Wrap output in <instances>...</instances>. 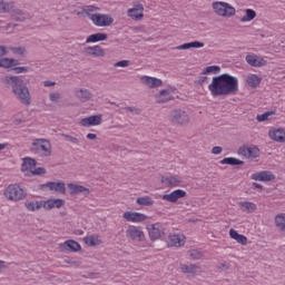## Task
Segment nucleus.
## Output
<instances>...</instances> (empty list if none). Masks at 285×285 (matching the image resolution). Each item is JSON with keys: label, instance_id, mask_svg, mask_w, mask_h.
<instances>
[{"label": "nucleus", "instance_id": "obj_15", "mask_svg": "<svg viewBox=\"0 0 285 285\" xmlns=\"http://www.w3.org/2000/svg\"><path fill=\"white\" fill-rule=\"evenodd\" d=\"M42 190H51V193H59L60 195L66 194V183L65 181H49L41 185Z\"/></svg>", "mask_w": 285, "mask_h": 285}, {"label": "nucleus", "instance_id": "obj_59", "mask_svg": "<svg viewBox=\"0 0 285 285\" xmlns=\"http://www.w3.org/2000/svg\"><path fill=\"white\" fill-rule=\"evenodd\" d=\"M254 188H263V186L259 183H253Z\"/></svg>", "mask_w": 285, "mask_h": 285}, {"label": "nucleus", "instance_id": "obj_61", "mask_svg": "<svg viewBox=\"0 0 285 285\" xmlns=\"http://www.w3.org/2000/svg\"><path fill=\"white\" fill-rule=\"evenodd\" d=\"M4 23H6V21L0 20V30H1V28H4V27H3Z\"/></svg>", "mask_w": 285, "mask_h": 285}, {"label": "nucleus", "instance_id": "obj_2", "mask_svg": "<svg viewBox=\"0 0 285 285\" xmlns=\"http://www.w3.org/2000/svg\"><path fill=\"white\" fill-rule=\"evenodd\" d=\"M4 83H10L13 95L24 104V106H30V89L23 86V79L18 76H7L4 77Z\"/></svg>", "mask_w": 285, "mask_h": 285}, {"label": "nucleus", "instance_id": "obj_20", "mask_svg": "<svg viewBox=\"0 0 285 285\" xmlns=\"http://www.w3.org/2000/svg\"><path fill=\"white\" fill-rule=\"evenodd\" d=\"M101 121H102V116L96 115V116H89L80 119L79 124L83 128H90L92 126H101Z\"/></svg>", "mask_w": 285, "mask_h": 285}, {"label": "nucleus", "instance_id": "obj_24", "mask_svg": "<svg viewBox=\"0 0 285 285\" xmlns=\"http://www.w3.org/2000/svg\"><path fill=\"white\" fill-rule=\"evenodd\" d=\"M140 81L144 86H147V88H159L163 83L161 79L149 76L140 77Z\"/></svg>", "mask_w": 285, "mask_h": 285}, {"label": "nucleus", "instance_id": "obj_8", "mask_svg": "<svg viewBox=\"0 0 285 285\" xmlns=\"http://www.w3.org/2000/svg\"><path fill=\"white\" fill-rule=\"evenodd\" d=\"M126 237L127 239L137 242L138 244L146 242V234L141 226L129 225L126 229Z\"/></svg>", "mask_w": 285, "mask_h": 285}, {"label": "nucleus", "instance_id": "obj_44", "mask_svg": "<svg viewBox=\"0 0 285 285\" xmlns=\"http://www.w3.org/2000/svg\"><path fill=\"white\" fill-rule=\"evenodd\" d=\"M219 72H222L220 66H209L203 70V75H219Z\"/></svg>", "mask_w": 285, "mask_h": 285}, {"label": "nucleus", "instance_id": "obj_31", "mask_svg": "<svg viewBox=\"0 0 285 285\" xmlns=\"http://www.w3.org/2000/svg\"><path fill=\"white\" fill-rule=\"evenodd\" d=\"M85 52L87 55H89V57H105L106 56V51L100 46L88 47L85 49Z\"/></svg>", "mask_w": 285, "mask_h": 285}, {"label": "nucleus", "instance_id": "obj_34", "mask_svg": "<svg viewBox=\"0 0 285 285\" xmlns=\"http://www.w3.org/2000/svg\"><path fill=\"white\" fill-rule=\"evenodd\" d=\"M246 83L249 86V88H257L259 83H262V77L255 73H248L246 76Z\"/></svg>", "mask_w": 285, "mask_h": 285}, {"label": "nucleus", "instance_id": "obj_13", "mask_svg": "<svg viewBox=\"0 0 285 285\" xmlns=\"http://www.w3.org/2000/svg\"><path fill=\"white\" fill-rule=\"evenodd\" d=\"M237 155L245 159H257L259 157V148L257 146H243L237 150Z\"/></svg>", "mask_w": 285, "mask_h": 285}, {"label": "nucleus", "instance_id": "obj_58", "mask_svg": "<svg viewBox=\"0 0 285 285\" xmlns=\"http://www.w3.org/2000/svg\"><path fill=\"white\" fill-rule=\"evenodd\" d=\"M8 146L7 142L0 144V151L6 150V147Z\"/></svg>", "mask_w": 285, "mask_h": 285}, {"label": "nucleus", "instance_id": "obj_17", "mask_svg": "<svg viewBox=\"0 0 285 285\" xmlns=\"http://www.w3.org/2000/svg\"><path fill=\"white\" fill-rule=\"evenodd\" d=\"M186 244V236L184 234H169L167 238V246L181 248Z\"/></svg>", "mask_w": 285, "mask_h": 285}, {"label": "nucleus", "instance_id": "obj_38", "mask_svg": "<svg viewBox=\"0 0 285 285\" xmlns=\"http://www.w3.org/2000/svg\"><path fill=\"white\" fill-rule=\"evenodd\" d=\"M190 48H204V42H200V41L187 42L176 47L175 50H190Z\"/></svg>", "mask_w": 285, "mask_h": 285}, {"label": "nucleus", "instance_id": "obj_55", "mask_svg": "<svg viewBox=\"0 0 285 285\" xmlns=\"http://www.w3.org/2000/svg\"><path fill=\"white\" fill-rule=\"evenodd\" d=\"M8 267V263H6L4 261H0V271H3V268Z\"/></svg>", "mask_w": 285, "mask_h": 285}, {"label": "nucleus", "instance_id": "obj_10", "mask_svg": "<svg viewBox=\"0 0 285 285\" xmlns=\"http://www.w3.org/2000/svg\"><path fill=\"white\" fill-rule=\"evenodd\" d=\"M160 181L167 187L186 188V184L184 183V179L179 175L169 174L166 176H161Z\"/></svg>", "mask_w": 285, "mask_h": 285}, {"label": "nucleus", "instance_id": "obj_12", "mask_svg": "<svg viewBox=\"0 0 285 285\" xmlns=\"http://www.w3.org/2000/svg\"><path fill=\"white\" fill-rule=\"evenodd\" d=\"M122 218L131 224H144V222L148 220V216L139 212H125Z\"/></svg>", "mask_w": 285, "mask_h": 285}, {"label": "nucleus", "instance_id": "obj_23", "mask_svg": "<svg viewBox=\"0 0 285 285\" xmlns=\"http://www.w3.org/2000/svg\"><path fill=\"white\" fill-rule=\"evenodd\" d=\"M177 95V89L175 88H167L165 90H161L157 95V101L158 104H166V101H170Z\"/></svg>", "mask_w": 285, "mask_h": 285}, {"label": "nucleus", "instance_id": "obj_33", "mask_svg": "<svg viewBox=\"0 0 285 285\" xmlns=\"http://www.w3.org/2000/svg\"><path fill=\"white\" fill-rule=\"evenodd\" d=\"M86 246H99L101 244V237L97 234L87 235L83 239Z\"/></svg>", "mask_w": 285, "mask_h": 285}, {"label": "nucleus", "instance_id": "obj_25", "mask_svg": "<svg viewBox=\"0 0 285 285\" xmlns=\"http://www.w3.org/2000/svg\"><path fill=\"white\" fill-rule=\"evenodd\" d=\"M180 271L185 275H199L202 273V267L193 264H180Z\"/></svg>", "mask_w": 285, "mask_h": 285}, {"label": "nucleus", "instance_id": "obj_43", "mask_svg": "<svg viewBox=\"0 0 285 285\" xmlns=\"http://www.w3.org/2000/svg\"><path fill=\"white\" fill-rule=\"evenodd\" d=\"M136 204H138V206H153L155 200H153L150 196H141L136 199Z\"/></svg>", "mask_w": 285, "mask_h": 285}, {"label": "nucleus", "instance_id": "obj_49", "mask_svg": "<svg viewBox=\"0 0 285 285\" xmlns=\"http://www.w3.org/2000/svg\"><path fill=\"white\" fill-rule=\"evenodd\" d=\"M49 99L50 101H52L53 104H59V101L61 100V94L59 92H51L49 95Z\"/></svg>", "mask_w": 285, "mask_h": 285}, {"label": "nucleus", "instance_id": "obj_56", "mask_svg": "<svg viewBox=\"0 0 285 285\" xmlns=\"http://www.w3.org/2000/svg\"><path fill=\"white\" fill-rule=\"evenodd\" d=\"M87 139L95 140V139H97V135L96 134H88Z\"/></svg>", "mask_w": 285, "mask_h": 285}, {"label": "nucleus", "instance_id": "obj_57", "mask_svg": "<svg viewBox=\"0 0 285 285\" xmlns=\"http://www.w3.org/2000/svg\"><path fill=\"white\" fill-rule=\"evenodd\" d=\"M10 28H17V24L8 23V24L4 27V30H10Z\"/></svg>", "mask_w": 285, "mask_h": 285}, {"label": "nucleus", "instance_id": "obj_42", "mask_svg": "<svg viewBox=\"0 0 285 285\" xmlns=\"http://www.w3.org/2000/svg\"><path fill=\"white\" fill-rule=\"evenodd\" d=\"M14 9V2H8L4 0H0V12L2 14H6L8 12H12V10Z\"/></svg>", "mask_w": 285, "mask_h": 285}, {"label": "nucleus", "instance_id": "obj_39", "mask_svg": "<svg viewBox=\"0 0 285 285\" xmlns=\"http://www.w3.org/2000/svg\"><path fill=\"white\" fill-rule=\"evenodd\" d=\"M76 96L82 102L90 101V99H92V94H90V90L88 89H79L76 91Z\"/></svg>", "mask_w": 285, "mask_h": 285}, {"label": "nucleus", "instance_id": "obj_47", "mask_svg": "<svg viewBox=\"0 0 285 285\" xmlns=\"http://www.w3.org/2000/svg\"><path fill=\"white\" fill-rule=\"evenodd\" d=\"M16 75H24L26 72H30V68L29 67H18V66H13V68L11 69Z\"/></svg>", "mask_w": 285, "mask_h": 285}, {"label": "nucleus", "instance_id": "obj_6", "mask_svg": "<svg viewBox=\"0 0 285 285\" xmlns=\"http://www.w3.org/2000/svg\"><path fill=\"white\" fill-rule=\"evenodd\" d=\"M212 10H214L217 17H223L224 19H230L237 14V9L233 4L224 1H214L212 3Z\"/></svg>", "mask_w": 285, "mask_h": 285}, {"label": "nucleus", "instance_id": "obj_36", "mask_svg": "<svg viewBox=\"0 0 285 285\" xmlns=\"http://www.w3.org/2000/svg\"><path fill=\"white\" fill-rule=\"evenodd\" d=\"M222 166H244V161L235 157H227L219 161Z\"/></svg>", "mask_w": 285, "mask_h": 285}, {"label": "nucleus", "instance_id": "obj_3", "mask_svg": "<svg viewBox=\"0 0 285 285\" xmlns=\"http://www.w3.org/2000/svg\"><path fill=\"white\" fill-rule=\"evenodd\" d=\"M63 199H47V200H37V199H27L24 202V208L28 213H37L39 209L43 208L45 210H52V208H61L63 206Z\"/></svg>", "mask_w": 285, "mask_h": 285}, {"label": "nucleus", "instance_id": "obj_52", "mask_svg": "<svg viewBox=\"0 0 285 285\" xmlns=\"http://www.w3.org/2000/svg\"><path fill=\"white\" fill-rule=\"evenodd\" d=\"M223 148L219 146H216L212 149L213 155H222Z\"/></svg>", "mask_w": 285, "mask_h": 285}, {"label": "nucleus", "instance_id": "obj_19", "mask_svg": "<svg viewBox=\"0 0 285 285\" xmlns=\"http://www.w3.org/2000/svg\"><path fill=\"white\" fill-rule=\"evenodd\" d=\"M147 232L153 242H155V239H160V237H164V228H161V225H159V223L148 225Z\"/></svg>", "mask_w": 285, "mask_h": 285}, {"label": "nucleus", "instance_id": "obj_5", "mask_svg": "<svg viewBox=\"0 0 285 285\" xmlns=\"http://www.w3.org/2000/svg\"><path fill=\"white\" fill-rule=\"evenodd\" d=\"M21 173L24 175V177H35L46 175V168L37 167V160L26 157L22 159Z\"/></svg>", "mask_w": 285, "mask_h": 285}, {"label": "nucleus", "instance_id": "obj_50", "mask_svg": "<svg viewBox=\"0 0 285 285\" xmlns=\"http://www.w3.org/2000/svg\"><path fill=\"white\" fill-rule=\"evenodd\" d=\"M114 66H115V68H128L130 66V61L121 60V61L116 62Z\"/></svg>", "mask_w": 285, "mask_h": 285}, {"label": "nucleus", "instance_id": "obj_27", "mask_svg": "<svg viewBox=\"0 0 285 285\" xmlns=\"http://www.w3.org/2000/svg\"><path fill=\"white\" fill-rule=\"evenodd\" d=\"M67 188H68L70 195H79V193H82L83 195L90 194V189H88L87 187H83L81 185H77V184H68Z\"/></svg>", "mask_w": 285, "mask_h": 285}, {"label": "nucleus", "instance_id": "obj_62", "mask_svg": "<svg viewBox=\"0 0 285 285\" xmlns=\"http://www.w3.org/2000/svg\"><path fill=\"white\" fill-rule=\"evenodd\" d=\"M200 81H206V77H202V78H200Z\"/></svg>", "mask_w": 285, "mask_h": 285}, {"label": "nucleus", "instance_id": "obj_46", "mask_svg": "<svg viewBox=\"0 0 285 285\" xmlns=\"http://www.w3.org/2000/svg\"><path fill=\"white\" fill-rule=\"evenodd\" d=\"M97 10H99V8L95 7V6H86L82 8V12L83 14H87V17L90 19V17H92L95 13L92 12H97Z\"/></svg>", "mask_w": 285, "mask_h": 285}, {"label": "nucleus", "instance_id": "obj_32", "mask_svg": "<svg viewBox=\"0 0 285 285\" xmlns=\"http://www.w3.org/2000/svg\"><path fill=\"white\" fill-rule=\"evenodd\" d=\"M11 19L13 21H26V19H30V13L20 9L11 10Z\"/></svg>", "mask_w": 285, "mask_h": 285}, {"label": "nucleus", "instance_id": "obj_53", "mask_svg": "<svg viewBox=\"0 0 285 285\" xmlns=\"http://www.w3.org/2000/svg\"><path fill=\"white\" fill-rule=\"evenodd\" d=\"M6 55H8V48L0 46V57H6Z\"/></svg>", "mask_w": 285, "mask_h": 285}, {"label": "nucleus", "instance_id": "obj_48", "mask_svg": "<svg viewBox=\"0 0 285 285\" xmlns=\"http://www.w3.org/2000/svg\"><path fill=\"white\" fill-rule=\"evenodd\" d=\"M188 255L191 259H202V257H204V255L202 254V252L197 250V249H191L188 252Z\"/></svg>", "mask_w": 285, "mask_h": 285}, {"label": "nucleus", "instance_id": "obj_7", "mask_svg": "<svg viewBox=\"0 0 285 285\" xmlns=\"http://www.w3.org/2000/svg\"><path fill=\"white\" fill-rule=\"evenodd\" d=\"M31 151L42 157H50L52 155V145L48 139L37 138L31 144Z\"/></svg>", "mask_w": 285, "mask_h": 285}, {"label": "nucleus", "instance_id": "obj_26", "mask_svg": "<svg viewBox=\"0 0 285 285\" xmlns=\"http://www.w3.org/2000/svg\"><path fill=\"white\" fill-rule=\"evenodd\" d=\"M61 250H71L72 253H78V250H81V245L77 243L76 240H66L65 243L60 244Z\"/></svg>", "mask_w": 285, "mask_h": 285}, {"label": "nucleus", "instance_id": "obj_63", "mask_svg": "<svg viewBox=\"0 0 285 285\" xmlns=\"http://www.w3.org/2000/svg\"><path fill=\"white\" fill-rule=\"evenodd\" d=\"M77 14H81V12H77Z\"/></svg>", "mask_w": 285, "mask_h": 285}, {"label": "nucleus", "instance_id": "obj_30", "mask_svg": "<svg viewBox=\"0 0 285 285\" xmlns=\"http://www.w3.org/2000/svg\"><path fill=\"white\" fill-rule=\"evenodd\" d=\"M14 66H19V60L14 58H0V68H4V70H12Z\"/></svg>", "mask_w": 285, "mask_h": 285}, {"label": "nucleus", "instance_id": "obj_28", "mask_svg": "<svg viewBox=\"0 0 285 285\" xmlns=\"http://www.w3.org/2000/svg\"><path fill=\"white\" fill-rule=\"evenodd\" d=\"M242 13L243 16L239 18L240 23H250L257 17V12L253 9H244Z\"/></svg>", "mask_w": 285, "mask_h": 285}, {"label": "nucleus", "instance_id": "obj_11", "mask_svg": "<svg viewBox=\"0 0 285 285\" xmlns=\"http://www.w3.org/2000/svg\"><path fill=\"white\" fill-rule=\"evenodd\" d=\"M170 121L178 126H188V124H190V116L181 109H176L170 114Z\"/></svg>", "mask_w": 285, "mask_h": 285}, {"label": "nucleus", "instance_id": "obj_29", "mask_svg": "<svg viewBox=\"0 0 285 285\" xmlns=\"http://www.w3.org/2000/svg\"><path fill=\"white\" fill-rule=\"evenodd\" d=\"M229 237L230 239H234L235 242H237V244H240L242 246H246L248 244V238L233 228L229 229Z\"/></svg>", "mask_w": 285, "mask_h": 285}, {"label": "nucleus", "instance_id": "obj_45", "mask_svg": "<svg viewBox=\"0 0 285 285\" xmlns=\"http://www.w3.org/2000/svg\"><path fill=\"white\" fill-rule=\"evenodd\" d=\"M10 50L16 57H26V47H11Z\"/></svg>", "mask_w": 285, "mask_h": 285}, {"label": "nucleus", "instance_id": "obj_1", "mask_svg": "<svg viewBox=\"0 0 285 285\" xmlns=\"http://www.w3.org/2000/svg\"><path fill=\"white\" fill-rule=\"evenodd\" d=\"M212 97H228L239 91V80L235 76L223 73L214 77L208 85Z\"/></svg>", "mask_w": 285, "mask_h": 285}, {"label": "nucleus", "instance_id": "obj_60", "mask_svg": "<svg viewBox=\"0 0 285 285\" xmlns=\"http://www.w3.org/2000/svg\"><path fill=\"white\" fill-rule=\"evenodd\" d=\"M75 235H83V230L82 229H78L75 232Z\"/></svg>", "mask_w": 285, "mask_h": 285}, {"label": "nucleus", "instance_id": "obj_16", "mask_svg": "<svg viewBox=\"0 0 285 285\" xmlns=\"http://www.w3.org/2000/svg\"><path fill=\"white\" fill-rule=\"evenodd\" d=\"M245 61L253 68H262L268 63V60L255 53H248L245 58Z\"/></svg>", "mask_w": 285, "mask_h": 285}, {"label": "nucleus", "instance_id": "obj_37", "mask_svg": "<svg viewBox=\"0 0 285 285\" xmlns=\"http://www.w3.org/2000/svg\"><path fill=\"white\" fill-rule=\"evenodd\" d=\"M108 35L106 33H94L87 37L86 43H97V41H106Z\"/></svg>", "mask_w": 285, "mask_h": 285}, {"label": "nucleus", "instance_id": "obj_22", "mask_svg": "<svg viewBox=\"0 0 285 285\" xmlns=\"http://www.w3.org/2000/svg\"><path fill=\"white\" fill-rule=\"evenodd\" d=\"M250 179L254 181H273L275 174L268 170L257 171L252 174Z\"/></svg>", "mask_w": 285, "mask_h": 285}, {"label": "nucleus", "instance_id": "obj_54", "mask_svg": "<svg viewBox=\"0 0 285 285\" xmlns=\"http://www.w3.org/2000/svg\"><path fill=\"white\" fill-rule=\"evenodd\" d=\"M42 85L45 86V88H50L55 86V81L46 80L42 82Z\"/></svg>", "mask_w": 285, "mask_h": 285}, {"label": "nucleus", "instance_id": "obj_41", "mask_svg": "<svg viewBox=\"0 0 285 285\" xmlns=\"http://www.w3.org/2000/svg\"><path fill=\"white\" fill-rule=\"evenodd\" d=\"M276 114H277V112H276L275 110H269V111H266V112H264V114L257 115V116H256V120H257L259 124H262V122H264V121H271V119H272L273 117H275Z\"/></svg>", "mask_w": 285, "mask_h": 285}, {"label": "nucleus", "instance_id": "obj_51", "mask_svg": "<svg viewBox=\"0 0 285 285\" xmlns=\"http://www.w3.org/2000/svg\"><path fill=\"white\" fill-rule=\"evenodd\" d=\"M66 141H70L71 144H79V140L72 136L65 135Z\"/></svg>", "mask_w": 285, "mask_h": 285}, {"label": "nucleus", "instance_id": "obj_18", "mask_svg": "<svg viewBox=\"0 0 285 285\" xmlns=\"http://www.w3.org/2000/svg\"><path fill=\"white\" fill-rule=\"evenodd\" d=\"M184 197H186V190L176 189L170 194L163 195L161 199H164V202H169L170 204H177V202H179V199H184Z\"/></svg>", "mask_w": 285, "mask_h": 285}, {"label": "nucleus", "instance_id": "obj_4", "mask_svg": "<svg viewBox=\"0 0 285 285\" xmlns=\"http://www.w3.org/2000/svg\"><path fill=\"white\" fill-rule=\"evenodd\" d=\"M3 195L8 202H23L28 197V191L19 184H11L4 188Z\"/></svg>", "mask_w": 285, "mask_h": 285}, {"label": "nucleus", "instance_id": "obj_14", "mask_svg": "<svg viewBox=\"0 0 285 285\" xmlns=\"http://www.w3.org/2000/svg\"><path fill=\"white\" fill-rule=\"evenodd\" d=\"M268 137L276 144H285V128L284 127H272L268 130Z\"/></svg>", "mask_w": 285, "mask_h": 285}, {"label": "nucleus", "instance_id": "obj_40", "mask_svg": "<svg viewBox=\"0 0 285 285\" xmlns=\"http://www.w3.org/2000/svg\"><path fill=\"white\" fill-rule=\"evenodd\" d=\"M274 224L278 230H283L285 233V213H279L274 218Z\"/></svg>", "mask_w": 285, "mask_h": 285}, {"label": "nucleus", "instance_id": "obj_21", "mask_svg": "<svg viewBox=\"0 0 285 285\" xmlns=\"http://www.w3.org/2000/svg\"><path fill=\"white\" fill-rule=\"evenodd\" d=\"M127 17H130L134 21H140V19H144V4L137 3L134 8L128 9Z\"/></svg>", "mask_w": 285, "mask_h": 285}, {"label": "nucleus", "instance_id": "obj_35", "mask_svg": "<svg viewBox=\"0 0 285 285\" xmlns=\"http://www.w3.org/2000/svg\"><path fill=\"white\" fill-rule=\"evenodd\" d=\"M238 206L243 213L253 214L255 210H257V205L250 202H240L238 203Z\"/></svg>", "mask_w": 285, "mask_h": 285}, {"label": "nucleus", "instance_id": "obj_9", "mask_svg": "<svg viewBox=\"0 0 285 285\" xmlns=\"http://www.w3.org/2000/svg\"><path fill=\"white\" fill-rule=\"evenodd\" d=\"M90 21L98 28H108L111 23H115V18L108 13H95L90 16Z\"/></svg>", "mask_w": 285, "mask_h": 285}]
</instances>
